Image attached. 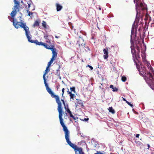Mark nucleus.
<instances>
[{
    "instance_id": "1",
    "label": "nucleus",
    "mask_w": 154,
    "mask_h": 154,
    "mask_svg": "<svg viewBox=\"0 0 154 154\" xmlns=\"http://www.w3.org/2000/svg\"><path fill=\"white\" fill-rule=\"evenodd\" d=\"M49 71L45 70L43 75V78L44 80V82L45 85L46 87V89L48 92L51 94V97L52 98H54L55 99L56 103L58 104L57 110L58 112L63 111V108L62 107V104L60 102L59 97L57 95H55L54 94L53 92H52L51 89L48 87L47 83H46V79L45 77V75Z\"/></svg>"
},
{
    "instance_id": "2",
    "label": "nucleus",
    "mask_w": 154,
    "mask_h": 154,
    "mask_svg": "<svg viewBox=\"0 0 154 154\" xmlns=\"http://www.w3.org/2000/svg\"><path fill=\"white\" fill-rule=\"evenodd\" d=\"M141 75H143L144 73L146 74V77L145 78L146 82L150 85L151 88L154 89V77L150 72H147L146 73V67L141 64Z\"/></svg>"
},
{
    "instance_id": "3",
    "label": "nucleus",
    "mask_w": 154,
    "mask_h": 154,
    "mask_svg": "<svg viewBox=\"0 0 154 154\" xmlns=\"http://www.w3.org/2000/svg\"><path fill=\"white\" fill-rule=\"evenodd\" d=\"M134 26H132L131 29V52L132 54L134 60L135 58L137 59V58H140L139 52L140 51V48L138 45L136 46V48L137 50V51H136L134 46H133V42L132 41V36L133 35H134Z\"/></svg>"
},
{
    "instance_id": "4",
    "label": "nucleus",
    "mask_w": 154,
    "mask_h": 154,
    "mask_svg": "<svg viewBox=\"0 0 154 154\" xmlns=\"http://www.w3.org/2000/svg\"><path fill=\"white\" fill-rule=\"evenodd\" d=\"M14 5L10 14L13 18L15 16L17 12L20 11L21 8L20 3L18 0H14Z\"/></svg>"
},
{
    "instance_id": "5",
    "label": "nucleus",
    "mask_w": 154,
    "mask_h": 154,
    "mask_svg": "<svg viewBox=\"0 0 154 154\" xmlns=\"http://www.w3.org/2000/svg\"><path fill=\"white\" fill-rule=\"evenodd\" d=\"M20 24H21V27L23 28L24 30L25 31V35L27 38H29V37L31 36V35H30L29 27L26 26L25 23L21 22Z\"/></svg>"
},
{
    "instance_id": "6",
    "label": "nucleus",
    "mask_w": 154,
    "mask_h": 154,
    "mask_svg": "<svg viewBox=\"0 0 154 154\" xmlns=\"http://www.w3.org/2000/svg\"><path fill=\"white\" fill-rule=\"evenodd\" d=\"M47 49L51 50V51L52 54V58H53L55 60L57 57V53L56 52V49L55 48L54 44H51Z\"/></svg>"
},
{
    "instance_id": "7",
    "label": "nucleus",
    "mask_w": 154,
    "mask_h": 154,
    "mask_svg": "<svg viewBox=\"0 0 154 154\" xmlns=\"http://www.w3.org/2000/svg\"><path fill=\"white\" fill-rule=\"evenodd\" d=\"M134 2L136 4V6L137 9V7H139L142 10H144L145 9V8L143 7V4L141 2V0H134Z\"/></svg>"
},
{
    "instance_id": "8",
    "label": "nucleus",
    "mask_w": 154,
    "mask_h": 154,
    "mask_svg": "<svg viewBox=\"0 0 154 154\" xmlns=\"http://www.w3.org/2000/svg\"><path fill=\"white\" fill-rule=\"evenodd\" d=\"M84 43V40L82 38L79 37L77 43V44L79 45V49H82V45Z\"/></svg>"
},
{
    "instance_id": "9",
    "label": "nucleus",
    "mask_w": 154,
    "mask_h": 154,
    "mask_svg": "<svg viewBox=\"0 0 154 154\" xmlns=\"http://www.w3.org/2000/svg\"><path fill=\"white\" fill-rule=\"evenodd\" d=\"M50 37H51L52 38L53 37V36L52 35H49L48 36L47 35H45L44 36V38L46 40V42L50 44V45H51V44H53V43H51V39H50Z\"/></svg>"
},
{
    "instance_id": "10",
    "label": "nucleus",
    "mask_w": 154,
    "mask_h": 154,
    "mask_svg": "<svg viewBox=\"0 0 154 154\" xmlns=\"http://www.w3.org/2000/svg\"><path fill=\"white\" fill-rule=\"evenodd\" d=\"M13 25L14 26V27L17 29L18 28L21 27V24H20V23L21 22H17L16 23H15L14 21V20L13 19Z\"/></svg>"
},
{
    "instance_id": "11",
    "label": "nucleus",
    "mask_w": 154,
    "mask_h": 154,
    "mask_svg": "<svg viewBox=\"0 0 154 154\" xmlns=\"http://www.w3.org/2000/svg\"><path fill=\"white\" fill-rule=\"evenodd\" d=\"M82 49H80V51H88L90 50L88 47V46L86 45L85 43L83 44V45H82Z\"/></svg>"
},
{
    "instance_id": "12",
    "label": "nucleus",
    "mask_w": 154,
    "mask_h": 154,
    "mask_svg": "<svg viewBox=\"0 0 154 154\" xmlns=\"http://www.w3.org/2000/svg\"><path fill=\"white\" fill-rule=\"evenodd\" d=\"M134 40L135 41L136 44L137 45L141 44V40L140 38L138 37H137L136 36V34L135 33V37L134 38Z\"/></svg>"
},
{
    "instance_id": "13",
    "label": "nucleus",
    "mask_w": 154,
    "mask_h": 154,
    "mask_svg": "<svg viewBox=\"0 0 154 154\" xmlns=\"http://www.w3.org/2000/svg\"><path fill=\"white\" fill-rule=\"evenodd\" d=\"M148 68V69H149V70L150 71V72H151V73L153 74H154V71L153 69V68L151 66L150 63L149 62L147 64L145 65Z\"/></svg>"
},
{
    "instance_id": "14",
    "label": "nucleus",
    "mask_w": 154,
    "mask_h": 154,
    "mask_svg": "<svg viewBox=\"0 0 154 154\" xmlns=\"http://www.w3.org/2000/svg\"><path fill=\"white\" fill-rule=\"evenodd\" d=\"M141 56L142 57V61L145 65L149 62L146 60V55L144 53H142V54H141Z\"/></svg>"
},
{
    "instance_id": "15",
    "label": "nucleus",
    "mask_w": 154,
    "mask_h": 154,
    "mask_svg": "<svg viewBox=\"0 0 154 154\" xmlns=\"http://www.w3.org/2000/svg\"><path fill=\"white\" fill-rule=\"evenodd\" d=\"M66 111L69 113V116L71 117H72L74 120H76L78 118V117H75L72 114L71 111H70L69 108H67V110Z\"/></svg>"
},
{
    "instance_id": "16",
    "label": "nucleus",
    "mask_w": 154,
    "mask_h": 154,
    "mask_svg": "<svg viewBox=\"0 0 154 154\" xmlns=\"http://www.w3.org/2000/svg\"><path fill=\"white\" fill-rule=\"evenodd\" d=\"M107 50H106V49H103V52L104 55H103V57L104 59H107L108 56V50L107 48H106Z\"/></svg>"
},
{
    "instance_id": "17",
    "label": "nucleus",
    "mask_w": 154,
    "mask_h": 154,
    "mask_svg": "<svg viewBox=\"0 0 154 154\" xmlns=\"http://www.w3.org/2000/svg\"><path fill=\"white\" fill-rule=\"evenodd\" d=\"M38 45H41L43 46L46 49H48V48L50 46V45H48V44L43 43L42 42H39Z\"/></svg>"
},
{
    "instance_id": "18",
    "label": "nucleus",
    "mask_w": 154,
    "mask_h": 154,
    "mask_svg": "<svg viewBox=\"0 0 154 154\" xmlns=\"http://www.w3.org/2000/svg\"><path fill=\"white\" fill-rule=\"evenodd\" d=\"M31 36H30L29 37V38H27L28 41L29 42L31 43H35L36 45H38L39 42L37 40H36L35 41H33L32 40H31Z\"/></svg>"
},
{
    "instance_id": "19",
    "label": "nucleus",
    "mask_w": 154,
    "mask_h": 154,
    "mask_svg": "<svg viewBox=\"0 0 154 154\" xmlns=\"http://www.w3.org/2000/svg\"><path fill=\"white\" fill-rule=\"evenodd\" d=\"M57 11H60L63 8L62 6L58 3L56 4Z\"/></svg>"
},
{
    "instance_id": "20",
    "label": "nucleus",
    "mask_w": 154,
    "mask_h": 154,
    "mask_svg": "<svg viewBox=\"0 0 154 154\" xmlns=\"http://www.w3.org/2000/svg\"><path fill=\"white\" fill-rule=\"evenodd\" d=\"M40 21L38 20H36L35 21L33 25V26L34 28L36 26H38L39 25L40 23Z\"/></svg>"
},
{
    "instance_id": "21",
    "label": "nucleus",
    "mask_w": 154,
    "mask_h": 154,
    "mask_svg": "<svg viewBox=\"0 0 154 154\" xmlns=\"http://www.w3.org/2000/svg\"><path fill=\"white\" fill-rule=\"evenodd\" d=\"M77 103V104L80 105L81 107H83L84 106L82 101L81 100H78Z\"/></svg>"
},
{
    "instance_id": "22",
    "label": "nucleus",
    "mask_w": 154,
    "mask_h": 154,
    "mask_svg": "<svg viewBox=\"0 0 154 154\" xmlns=\"http://www.w3.org/2000/svg\"><path fill=\"white\" fill-rule=\"evenodd\" d=\"M134 61L135 63V64L136 65L137 69L138 70V71L140 72V73H141V69L140 68V66L137 65V63L136 62V61L135 59H134Z\"/></svg>"
},
{
    "instance_id": "23",
    "label": "nucleus",
    "mask_w": 154,
    "mask_h": 154,
    "mask_svg": "<svg viewBox=\"0 0 154 154\" xmlns=\"http://www.w3.org/2000/svg\"><path fill=\"white\" fill-rule=\"evenodd\" d=\"M108 110L109 112L112 113V114H114L115 113V111L113 109L112 107V106L110 107L108 109Z\"/></svg>"
},
{
    "instance_id": "24",
    "label": "nucleus",
    "mask_w": 154,
    "mask_h": 154,
    "mask_svg": "<svg viewBox=\"0 0 154 154\" xmlns=\"http://www.w3.org/2000/svg\"><path fill=\"white\" fill-rule=\"evenodd\" d=\"M42 25L45 29H46L47 28L46 23V22L44 20L42 21Z\"/></svg>"
},
{
    "instance_id": "25",
    "label": "nucleus",
    "mask_w": 154,
    "mask_h": 154,
    "mask_svg": "<svg viewBox=\"0 0 154 154\" xmlns=\"http://www.w3.org/2000/svg\"><path fill=\"white\" fill-rule=\"evenodd\" d=\"M70 90L71 91H73L74 93H75V87H72L70 88Z\"/></svg>"
},
{
    "instance_id": "26",
    "label": "nucleus",
    "mask_w": 154,
    "mask_h": 154,
    "mask_svg": "<svg viewBox=\"0 0 154 154\" xmlns=\"http://www.w3.org/2000/svg\"><path fill=\"white\" fill-rule=\"evenodd\" d=\"M126 78L125 76H122V80L123 82H125L126 80Z\"/></svg>"
},
{
    "instance_id": "27",
    "label": "nucleus",
    "mask_w": 154,
    "mask_h": 154,
    "mask_svg": "<svg viewBox=\"0 0 154 154\" xmlns=\"http://www.w3.org/2000/svg\"><path fill=\"white\" fill-rule=\"evenodd\" d=\"M56 75H57L58 76H59L60 75V70L59 69H58L57 70L56 72L55 73Z\"/></svg>"
},
{
    "instance_id": "28",
    "label": "nucleus",
    "mask_w": 154,
    "mask_h": 154,
    "mask_svg": "<svg viewBox=\"0 0 154 154\" xmlns=\"http://www.w3.org/2000/svg\"><path fill=\"white\" fill-rule=\"evenodd\" d=\"M70 99H72V100H74V97H75V95L74 94H71L70 95Z\"/></svg>"
},
{
    "instance_id": "29",
    "label": "nucleus",
    "mask_w": 154,
    "mask_h": 154,
    "mask_svg": "<svg viewBox=\"0 0 154 154\" xmlns=\"http://www.w3.org/2000/svg\"><path fill=\"white\" fill-rule=\"evenodd\" d=\"M89 119V118H84V119H81V120H82V121H88V120Z\"/></svg>"
},
{
    "instance_id": "30",
    "label": "nucleus",
    "mask_w": 154,
    "mask_h": 154,
    "mask_svg": "<svg viewBox=\"0 0 154 154\" xmlns=\"http://www.w3.org/2000/svg\"><path fill=\"white\" fill-rule=\"evenodd\" d=\"M27 12L28 13V15L29 16H30L31 15H32L33 14L32 12H31L30 11L27 10Z\"/></svg>"
},
{
    "instance_id": "31",
    "label": "nucleus",
    "mask_w": 154,
    "mask_h": 154,
    "mask_svg": "<svg viewBox=\"0 0 154 154\" xmlns=\"http://www.w3.org/2000/svg\"><path fill=\"white\" fill-rule=\"evenodd\" d=\"M127 103L131 107H133V106L132 104H131L130 103L128 102V101H127Z\"/></svg>"
},
{
    "instance_id": "32",
    "label": "nucleus",
    "mask_w": 154,
    "mask_h": 154,
    "mask_svg": "<svg viewBox=\"0 0 154 154\" xmlns=\"http://www.w3.org/2000/svg\"><path fill=\"white\" fill-rule=\"evenodd\" d=\"M113 91H118V89L116 87H114L112 90Z\"/></svg>"
},
{
    "instance_id": "33",
    "label": "nucleus",
    "mask_w": 154,
    "mask_h": 154,
    "mask_svg": "<svg viewBox=\"0 0 154 154\" xmlns=\"http://www.w3.org/2000/svg\"><path fill=\"white\" fill-rule=\"evenodd\" d=\"M64 90H65V89L64 88H63L62 90V96L63 97V94H64Z\"/></svg>"
},
{
    "instance_id": "34",
    "label": "nucleus",
    "mask_w": 154,
    "mask_h": 154,
    "mask_svg": "<svg viewBox=\"0 0 154 154\" xmlns=\"http://www.w3.org/2000/svg\"><path fill=\"white\" fill-rule=\"evenodd\" d=\"M50 66H47V67H46V70H48V71H50V69L49 68V67Z\"/></svg>"
},
{
    "instance_id": "35",
    "label": "nucleus",
    "mask_w": 154,
    "mask_h": 154,
    "mask_svg": "<svg viewBox=\"0 0 154 154\" xmlns=\"http://www.w3.org/2000/svg\"><path fill=\"white\" fill-rule=\"evenodd\" d=\"M52 63L51 62L49 61L48 63L47 66H50Z\"/></svg>"
},
{
    "instance_id": "36",
    "label": "nucleus",
    "mask_w": 154,
    "mask_h": 154,
    "mask_svg": "<svg viewBox=\"0 0 154 154\" xmlns=\"http://www.w3.org/2000/svg\"><path fill=\"white\" fill-rule=\"evenodd\" d=\"M68 89V91H67V92L68 93V94L70 96V95H71V94H72L71 92V91H69V89Z\"/></svg>"
},
{
    "instance_id": "37",
    "label": "nucleus",
    "mask_w": 154,
    "mask_h": 154,
    "mask_svg": "<svg viewBox=\"0 0 154 154\" xmlns=\"http://www.w3.org/2000/svg\"><path fill=\"white\" fill-rule=\"evenodd\" d=\"M55 60V59L53 58H51L50 61L52 63H53L54 60Z\"/></svg>"
},
{
    "instance_id": "38",
    "label": "nucleus",
    "mask_w": 154,
    "mask_h": 154,
    "mask_svg": "<svg viewBox=\"0 0 154 154\" xmlns=\"http://www.w3.org/2000/svg\"><path fill=\"white\" fill-rule=\"evenodd\" d=\"M88 67L91 70L93 69V67L91 66L88 65Z\"/></svg>"
},
{
    "instance_id": "39",
    "label": "nucleus",
    "mask_w": 154,
    "mask_h": 154,
    "mask_svg": "<svg viewBox=\"0 0 154 154\" xmlns=\"http://www.w3.org/2000/svg\"><path fill=\"white\" fill-rule=\"evenodd\" d=\"M109 88L113 89L114 87L113 85H110Z\"/></svg>"
},
{
    "instance_id": "40",
    "label": "nucleus",
    "mask_w": 154,
    "mask_h": 154,
    "mask_svg": "<svg viewBox=\"0 0 154 154\" xmlns=\"http://www.w3.org/2000/svg\"><path fill=\"white\" fill-rule=\"evenodd\" d=\"M67 107H66V106H64V109H65L66 111V110H67V108H68V105H67Z\"/></svg>"
},
{
    "instance_id": "41",
    "label": "nucleus",
    "mask_w": 154,
    "mask_h": 154,
    "mask_svg": "<svg viewBox=\"0 0 154 154\" xmlns=\"http://www.w3.org/2000/svg\"><path fill=\"white\" fill-rule=\"evenodd\" d=\"M140 135L139 134H137L136 135V137H138Z\"/></svg>"
},
{
    "instance_id": "42",
    "label": "nucleus",
    "mask_w": 154,
    "mask_h": 154,
    "mask_svg": "<svg viewBox=\"0 0 154 154\" xmlns=\"http://www.w3.org/2000/svg\"><path fill=\"white\" fill-rule=\"evenodd\" d=\"M123 100L125 101L126 102V103H127V101H128L127 100H126V99L124 98H123Z\"/></svg>"
},
{
    "instance_id": "43",
    "label": "nucleus",
    "mask_w": 154,
    "mask_h": 154,
    "mask_svg": "<svg viewBox=\"0 0 154 154\" xmlns=\"http://www.w3.org/2000/svg\"><path fill=\"white\" fill-rule=\"evenodd\" d=\"M147 146H148V149H149V148L150 147V145L149 144H147Z\"/></svg>"
},
{
    "instance_id": "44",
    "label": "nucleus",
    "mask_w": 154,
    "mask_h": 154,
    "mask_svg": "<svg viewBox=\"0 0 154 154\" xmlns=\"http://www.w3.org/2000/svg\"><path fill=\"white\" fill-rule=\"evenodd\" d=\"M55 37L56 38H59V37L57 36L56 35L55 36Z\"/></svg>"
},
{
    "instance_id": "45",
    "label": "nucleus",
    "mask_w": 154,
    "mask_h": 154,
    "mask_svg": "<svg viewBox=\"0 0 154 154\" xmlns=\"http://www.w3.org/2000/svg\"><path fill=\"white\" fill-rule=\"evenodd\" d=\"M61 100V101H62V102L63 103L65 102V101H64V100H63V99H62Z\"/></svg>"
},
{
    "instance_id": "46",
    "label": "nucleus",
    "mask_w": 154,
    "mask_h": 154,
    "mask_svg": "<svg viewBox=\"0 0 154 154\" xmlns=\"http://www.w3.org/2000/svg\"><path fill=\"white\" fill-rule=\"evenodd\" d=\"M61 100V101H62V102L63 103L65 102V101H64V100H63V99H62Z\"/></svg>"
},
{
    "instance_id": "47",
    "label": "nucleus",
    "mask_w": 154,
    "mask_h": 154,
    "mask_svg": "<svg viewBox=\"0 0 154 154\" xmlns=\"http://www.w3.org/2000/svg\"><path fill=\"white\" fill-rule=\"evenodd\" d=\"M63 103V104L64 105V106H66V105H65V102Z\"/></svg>"
},
{
    "instance_id": "48",
    "label": "nucleus",
    "mask_w": 154,
    "mask_h": 154,
    "mask_svg": "<svg viewBox=\"0 0 154 154\" xmlns=\"http://www.w3.org/2000/svg\"><path fill=\"white\" fill-rule=\"evenodd\" d=\"M137 14L136 15H138V11L137 10Z\"/></svg>"
},
{
    "instance_id": "49",
    "label": "nucleus",
    "mask_w": 154,
    "mask_h": 154,
    "mask_svg": "<svg viewBox=\"0 0 154 154\" xmlns=\"http://www.w3.org/2000/svg\"><path fill=\"white\" fill-rule=\"evenodd\" d=\"M99 10H101V8H99Z\"/></svg>"
},
{
    "instance_id": "50",
    "label": "nucleus",
    "mask_w": 154,
    "mask_h": 154,
    "mask_svg": "<svg viewBox=\"0 0 154 154\" xmlns=\"http://www.w3.org/2000/svg\"><path fill=\"white\" fill-rule=\"evenodd\" d=\"M57 89H58V86H57Z\"/></svg>"
},
{
    "instance_id": "51",
    "label": "nucleus",
    "mask_w": 154,
    "mask_h": 154,
    "mask_svg": "<svg viewBox=\"0 0 154 154\" xmlns=\"http://www.w3.org/2000/svg\"><path fill=\"white\" fill-rule=\"evenodd\" d=\"M29 5V7L30 6V5Z\"/></svg>"
},
{
    "instance_id": "52",
    "label": "nucleus",
    "mask_w": 154,
    "mask_h": 154,
    "mask_svg": "<svg viewBox=\"0 0 154 154\" xmlns=\"http://www.w3.org/2000/svg\"><path fill=\"white\" fill-rule=\"evenodd\" d=\"M99 88H101V87H99Z\"/></svg>"
}]
</instances>
